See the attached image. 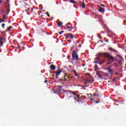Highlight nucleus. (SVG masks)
<instances>
[{
	"instance_id": "f257e3e1",
	"label": "nucleus",
	"mask_w": 126,
	"mask_h": 126,
	"mask_svg": "<svg viewBox=\"0 0 126 126\" xmlns=\"http://www.w3.org/2000/svg\"><path fill=\"white\" fill-rule=\"evenodd\" d=\"M72 58L74 61H78V55H77V51H74L72 54Z\"/></svg>"
},
{
	"instance_id": "f03ea898",
	"label": "nucleus",
	"mask_w": 126,
	"mask_h": 126,
	"mask_svg": "<svg viewBox=\"0 0 126 126\" xmlns=\"http://www.w3.org/2000/svg\"><path fill=\"white\" fill-rule=\"evenodd\" d=\"M63 87L61 86H58L57 87L55 90V91L57 93L60 94V93H62V92H63Z\"/></svg>"
},
{
	"instance_id": "7ed1b4c3",
	"label": "nucleus",
	"mask_w": 126,
	"mask_h": 126,
	"mask_svg": "<svg viewBox=\"0 0 126 126\" xmlns=\"http://www.w3.org/2000/svg\"><path fill=\"white\" fill-rule=\"evenodd\" d=\"M79 95H76V97H74V99L75 100V101H78L79 103H82L84 102V100H83L82 101V99L79 98Z\"/></svg>"
},
{
	"instance_id": "20e7f679",
	"label": "nucleus",
	"mask_w": 126,
	"mask_h": 126,
	"mask_svg": "<svg viewBox=\"0 0 126 126\" xmlns=\"http://www.w3.org/2000/svg\"><path fill=\"white\" fill-rule=\"evenodd\" d=\"M5 38L3 37H0V44L1 45V46H0V47H2V46H3V42H4V41H5Z\"/></svg>"
},
{
	"instance_id": "39448f33",
	"label": "nucleus",
	"mask_w": 126,
	"mask_h": 126,
	"mask_svg": "<svg viewBox=\"0 0 126 126\" xmlns=\"http://www.w3.org/2000/svg\"><path fill=\"white\" fill-rule=\"evenodd\" d=\"M85 82V84L86 83H93L94 82V79L93 78H92V81L89 80L88 78L86 79Z\"/></svg>"
},
{
	"instance_id": "423d86ee",
	"label": "nucleus",
	"mask_w": 126,
	"mask_h": 126,
	"mask_svg": "<svg viewBox=\"0 0 126 126\" xmlns=\"http://www.w3.org/2000/svg\"><path fill=\"white\" fill-rule=\"evenodd\" d=\"M107 58L109 59V61H111V62H114V61H115V58L110 54L107 55Z\"/></svg>"
},
{
	"instance_id": "0eeeda50",
	"label": "nucleus",
	"mask_w": 126,
	"mask_h": 126,
	"mask_svg": "<svg viewBox=\"0 0 126 126\" xmlns=\"http://www.w3.org/2000/svg\"><path fill=\"white\" fill-rule=\"evenodd\" d=\"M74 38V36L72 35L71 33H68V35H67V37H65V39L66 40L67 39H73Z\"/></svg>"
},
{
	"instance_id": "6e6552de",
	"label": "nucleus",
	"mask_w": 126,
	"mask_h": 126,
	"mask_svg": "<svg viewBox=\"0 0 126 126\" xmlns=\"http://www.w3.org/2000/svg\"><path fill=\"white\" fill-rule=\"evenodd\" d=\"M105 63V61L102 60L101 61H95L94 63H98L99 65H101V64H103Z\"/></svg>"
},
{
	"instance_id": "1a4fd4ad",
	"label": "nucleus",
	"mask_w": 126,
	"mask_h": 126,
	"mask_svg": "<svg viewBox=\"0 0 126 126\" xmlns=\"http://www.w3.org/2000/svg\"><path fill=\"white\" fill-rule=\"evenodd\" d=\"M64 79V81H70V79H69V77L67 76V74H65Z\"/></svg>"
},
{
	"instance_id": "9d476101",
	"label": "nucleus",
	"mask_w": 126,
	"mask_h": 126,
	"mask_svg": "<svg viewBox=\"0 0 126 126\" xmlns=\"http://www.w3.org/2000/svg\"><path fill=\"white\" fill-rule=\"evenodd\" d=\"M105 69L106 70H107L108 72H109V73H114V71L112 69H110V68H105Z\"/></svg>"
},
{
	"instance_id": "9b49d317",
	"label": "nucleus",
	"mask_w": 126,
	"mask_h": 126,
	"mask_svg": "<svg viewBox=\"0 0 126 126\" xmlns=\"http://www.w3.org/2000/svg\"><path fill=\"white\" fill-rule=\"evenodd\" d=\"M74 28L73 27H67V29H68L69 32H71V31H72V30L74 29Z\"/></svg>"
},
{
	"instance_id": "f8f14e48",
	"label": "nucleus",
	"mask_w": 126,
	"mask_h": 126,
	"mask_svg": "<svg viewBox=\"0 0 126 126\" xmlns=\"http://www.w3.org/2000/svg\"><path fill=\"white\" fill-rule=\"evenodd\" d=\"M61 72H62V71H57L55 73L56 74V77L57 79H58V76L61 74Z\"/></svg>"
},
{
	"instance_id": "ddd939ff",
	"label": "nucleus",
	"mask_w": 126,
	"mask_h": 126,
	"mask_svg": "<svg viewBox=\"0 0 126 126\" xmlns=\"http://www.w3.org/2000/svg\"><path fill=\"white\" fill-rule=\"evenodd\" d=\"M98 11H99V12H102V13H104V12H105V8L103 7H100Z\"/></svg>"
},
{
	"instance_id": "4468645a",
	"label": "nucleus",
	"mask_w": 126,
	"mask_h": 126,
	"mask_svg": "<svg viewBox=\"0 0 126 126\" xmlns=\"http://www.w3.org/2000/svg\"><path fill=\"white\" fill-rule=\"evenodd\" d=\"M51 70H55L56 69V66L55 65L52 64L50 66Z\"/></svg>"
},
{
	"instance_id": "2eb2a0df",
	"label": "nucleus",
	"mask_w": 126,
	"mask_h": 126,
	"mask_svg": "<svg viewBox=\"0 0 126 126\" xmlns=\"http://www.w3.org/2000/svg\"><path fill=\"white\" fill-rule=\"evenodd\" d=\"M108 49H109V51H111V52L114 51V52H116V53H118V51L117 50H115V49L112 48L111 47H109Z\"/></svg>"
},
{
	"instance_id": "dca6fc26",
	"label": "nucleus",
	"mask_w": 126,
	"mask_h": 126,
	"mask_svg": "<svg viewBox=\"0 0 126 126\" xmlns=\"http://www.w3.org/2000/svg\"><path fill=\"white\" fill-rule=\"evenodd\" d=\"M62 25H63V23L61 21H59L58 22V26L59 27H61V26H62Z\"/></svg>"
},
{
	"instance_id": "f3484780",
	"label": "nucleus",
	"mask_w": 126,
	"mask_h": 126,
	"mask_svg": "<svg viewBox=\"0 0 126 126\" xmlns=\"http://www.w3.org/2000/svg\"><path fill=\"white\" fill-rule=\"evenodd\" d=\"M11 28H13L12 26H10L8 29H6L7 32L10 31Z\"/></svg>"
},
{
	"instance_id": "a211bd4d",
	"label": "nucleus",
	"mask_w": 126,
	"mask_h": 126,
	"mask_svg": "<svg viewBox=\"0 0 126 126\" xmlns=\"http://www.w3.org/2000/svg\"><path fill=\"white\" fill-rule=\"evenodd\" d=\"M69 1L71 3H76V1H74V0H69Z\"/></svg>"
},
{
	"instance_id": "6ab92c4d",
	"label": "nucleus",
	"mask_w": 126,
	"mask_h": 126,
	"mask_svg": "<svg viewBox=\"0 0 126 126\" xmlns=\"http://www.w3.org/2000/svg\"><path fill=\"white\" fill-rule=\"evenodd\" d=\"M77 51V53H78V50L77 49V47H75V48L73 51V53H74V52Z\"/></svg>"
},
{
	"instance_id": "aec40b11",
	"label": "nucleus",
	"mask_w": 126,
	"mask_h": 126,
	"mask_svg": "<svg viewBox=\"0 0 126 126\" xmlns=\"http://www.w3.org/2000/svg\"><path fill=\"white\" fill-rule=\"evenodd\" d=\"M82 4L83 8H85V3H84V0L83 1V3Z\"/></svg>"
},
{
	"instance_id": "412c9836",
	"label": "nucleus",
	"mask_w": 126,
	"mask_h": 126,
	"mask_svg": "<svg viewBox=\"0 0 126 126\" xmlns=\"http://www.w3.org/2000/svg\"><path fill=\"white\" fill-rule=\"evenodd\" d=\"M94 60H96V61H98V62H99V61H100V56L95 58Z\"/></svg>"
},
{
	"instance_id": "4be33fe9",
	"label": "nucleus",
	"mask_w": 126,
	"mask_h": 126,
	"mask_svg": "<svg viewBox=\"0 0 126 126\" xmlns=\"http://www.w3.org/2000/svg\"><path fill=\"white\" fill-rule=\"evenodd\" d=\"M68 92L69 93H71L72 94H73V95H75V96H76V94H75V93H74V92H72L71 91H68Z\"/></svg>"
},
{
	"instance_id": "5701e85b",
	"label": "nucleus",
	"mask_w": 126,
	"mask_h": 126,
	"mask_svg": "<svg viewBox=\"0 0 126 126\" xmlns=\"http://www.w3.org/2000/svg\"><path fill=\"white\" fill-rule=\"evenodd\" d=\"M117 57H118L119 58V59H121V60H123V57H122V56L120 55H117Z\"/></svg>"
},
{
	"instance_id": "b1692460",
	"label": "nucleus",
	"mask_w": 126,
	"mask_h": 126,
	"mask_svg": "<svg viewBox=\"0 0 126 126\" xmlns=\"http://www.w3.org/2000/svg\"><path fill=\"white\" fill-rule=\"evenodd\" d=\"M0 22H5V20L4 19H0Z\"/></svg>"
},
{
	"instance_id": "393cba45",
	"label": "nucleus",
	"mask_w": 126,
	"mask_h": 126,
	"mask_svg": "<svg viewBox=\"0 0 126 126\" xmlns=\"http://www.w3.org/2000/svg\"><path fill=\"white\" fill-rule=\"evenodd\" d=\"M118 62H119V64H120V65H121V64H122V62H123V60H119Z\"/></svg>"
},
{
	"instance_id": "a878e982",
	"label": "nucleus",
	"mask_w": 126,
	"mask_h": 126,
	"mask_svg": "<svg viewBox=\"0 0 126 126\" xmlns=\"http://www.w3.org/2000/svg\"><path fill=\"white\" fill-rule=\"evenodd\" d=\"M97 75L98 76V77H100L101 78V74H100V73H99V72H97L96 73Z\"/></svg>"
},
{
	"instance_id": "bb28decb",
	"label": "nucleus",
	"mask_w": 126,
	"mask_h": 126,
	"mask_svg": "<svg viewBox=\"0 0 126 126\" xmlns=\"http://www.w3.org/2000/svg\"><path fill=\"white\" fill-rule=\"evenodd\" d=\"M63 33H64V31H62L61 32H59V34L62 35V34H63Z\"/></svg>"
},
{
	"instance_id": "cd10ccee",
	"label": "nucleus",
	"mask_w": 126,
	"mask_h": 126,
	"mask_svg": "<svg viewBox=\"0 0 126 126\" xmlns=\"http://www.w3.org/2000/svg\"><path fill=\"white\" fill-rule=\"evenodd\" d=\"M59 81H64V79H63V78H62L59 80Z\"/></svg>"
},
{
	"instance_id": "c85d7f7f",
	"label": "nucleus",
	"mask_w": 126,
	"mask_h": 126,
	"mask_svg": "<svg viewBox=\"0 0 126 126\" xmlns=\"http://www.w3.org/2000/svg\"><path fill=\"white\" fill-rule=\"evenodd\" d=\"M100 35H101V34H100V33H98V34H97V36H98L99 39H102V37H101V36H100Z\"/></svg>"
},
{
	"instance_id": "c756f323",
	"label": "nucleus",
	"mask_w": 126,
	"mask_h": 126,
	"mask_svg": "<svg viewBox=\"0 0 126 126\" xmlns=\"http://www.w3.org/2000/svg\"><path fill=\"white\" fill-rule=\"evenodd\" d=\"M1 26H2V28L4 29V26H5V24H2L1 25Z\"/></svg>"
},
{
	"instance_id": "7c9ffc66",
	"label": "nucleus",
	"mask_w": 126,
	"mask_h": 126,
	"mask_svg": "<svg viewBox=\"0 0 126 126\" xmlns=\"http://www.w3.org/2000/svg\"><path fill=\"white\" fill-rule=\"evenodd\" d=\"M46 14H47V16H48V17H50V14H49V12H46Z\"/></svg>"
},
{
	"instance_id": "2f4dec72",
	"label": "nucleus",
	"mask_w": 126,
	"mask_h": 126,
	"mask_svg": "<svg viewBox=\"0 0 126 126\" xmlns=\"http://www.w3.org/2000/svg\"><path fill=\"white\" fill-rule=\"evenodd\" d=\"M94 68H98V65L97 64H95L94 65Z\"/></svg>"
},
{
	"instance_id": "473e14b6",
	"label": "nucleus",
	"mask_w": 126,
	"mask_h": 126,
	"mask_svg": "<svg viewBox=\"0 0 126 126\" xmlns=\"http://www.w3.org/2000/svg\"><path fill=\"white\" fill-rule=\"evenodd\" d=\"M98 69H99L98 68H94L95 71H98Z\"/></svg>"
},
{
	"instance_id": "72a5a7b5",
	"label": "nucleus",
	"mask_w": 126,
	"mask_h": 126,
	"mask_svg": "<svg viewBox=\"0 0 126 126\" xmlns=\"http://www.w3.org/2000/svg\"><path fill=\"white\" fill-rule=\"evenodd\" d=\"M112 62H111L110 60H109V62L107 63V64H110V63H111Z\"/></svg>"
},
{
	"instance_id": "f704fd0d",
	"label": "nucleus",
	"mask_w": 126,
	"mask_h": 126,
	"mask_svg": "<svg viewBox=\"0 0 126 126\" xmlns=\"http://www.w3.org/2000/svg\"><path fill=\"white\" fill-rule=\"evenodd\" d=\"M74 72H75V76H77V74H76V71H74Z\"/></svg>"
},
{
	"instance_id": "c9c22d12",
	"label": "nucleus",
	"mask_w": 126,
	"mask_h": 126,
	"mask_svg": "<svg viewBox=\"0 0 126 126\" xmlns=\"http://www.w3.org/2000/svg\"><path fill=\"white\" fill-rule=\"evenodd\" d=\"M44 83H46V82H48V80H47V79H46V80L44 81Z\"/></svg>"
},
{
	"instance_id": "e433bc0d",
	"label": "nucleus",
	"mask_w": 126,
	"mask_h": 126,
	"mask_svg": "<svg viewBox=\"0 0 126 126\" xmlns=\"http://www.w3.org/2000/svg\"><path fill=\"white\" fill-rule=\"evenodd\" d=\"M64 36H66V38H67V36H68V34H64Z\"/></svg>"
},
{
	"instance_id": "4c0bfd02",
	"label": "nucleus",
	"mask_w": 126,
	"mask_h": 126,
	"mask_svg": "<svg viewBox=\"0 0 126 126\" xmlns=\"http://www.w3.org/2000/svg\"><path fill=\"white\" fill-rule=\"evenodd\" d=\"M68 42L69 43H71V40L69 39V40H68Z\"/></svg>"
},
{
	"instance_id": "58836bf2",
	"label": "nucleus",
	"mask_w": 126,
	"mask_h": 126,
	"mask_svg": "<svg viewBox=\"0 0 126 126\" xmlns=\"http://www.w3.org/2000/svg\"><path fill=\"white\" fill-rule=\"evenodd\" d=\"M10 11V10L9 8L8 10V11H7V13H9Z\"/></svg>"
},
{
	"instance_id": "ea45409f",
	"label": "nucleus",
	"mask_w": 126,
	"mask_h": 126,
	"mask_svg": "<svg viewBox=\"0 0 126 126\" xmlns=\"http://www.w3.org/2000/svg\"><path fill=\"white\" fill-rule=\"evenodd\" d=\"M5 17H6V15H4V16H3V19H5Z\"/></svg>"
},
{
	"instance_id": "a19ab883",
	"label": "nucleus",
	"mask_w": 126,
	"mask_h": 126,
	"mask_svg": "<svg viewBox=\"0 0 126 126\" xmlns=\"http://www.w3.org/2000/svg\"><path fill=\"white\" fill-rule=\"evenodd\" d=\"M73 48H75V46H72V47L71 48V50H72V49H73Z\"/></svg>"
},
{
	"instance_id": "79ce46f5",
	"label": "nucleus",
	"mask_w": 126,
	"mask_h": 126,
	"mask_svg": "<svg viewBox=\"0 0 126 126\" xmlns=\"http://www.w3.org/2000/svg\"><path fill=\"white\" fill-rule=\"evenodd\" d=\"M116 80V79L115 78H114L113 80V82H115V81Z\"/></svg>"
},
{
	"instance_id": "37998d69",
	"label": "nucleus",
	"mask_w": 126,
	"mask_h": 126,
	"mask_svg": "<svg viewBox=\"0 0 126 126\" xmlns=\"http://www.w3.org/2000/svg\"><path fill=\"white\" fill-rule=\"evenodd\" d=\"M6 0V1H7V2H9V0Z\"/></svg>"
},
{
	"instance_id": "c03bdc74",
	"label": "nucleus",
	"mask_w": 126,
	"mask_h": 126,
	"mask_svg": "<svg viewBox=\"0 0 126 126\" xmlns=\"http://www.w3.org/2000/svg\"><path fill=\"white\" fill-rule=\"evenodd\" d=\"M99 56H103V53H100Z\"/></svg>"
},
{
	"instance_id": "a18cd8bd",
	"label": "nucleus",
	"mask_w": 126,
	"mask_h": 126,
	"mask_svg": "<svg viewBox=\"0 0 126 126\" xmlns=\"http://www.w3.org/2000/svg\"><path fill=\"white\" fill-rule=\"evenodd\" d=\"M101 6H104L105 7V5H104V4H101Z\"/></svg>"
},
{
	"instance_id": "49530a36",
	"label": "nucleus",
	"mask_w": 126,
	"mask_h": 126,
	"mask_svg": "<svg viewBox=\"0 0 126 126\" xmlns=\"http://www.w3.org/2000/svg\"><path fill=\"white\" fill-rule=\"evenodd\" d=\"M94 96H98V94H94Z\"/></svg>"
},
{
	"instance_id": "de8ad7c7",
	"label": "nucleus",
	"mask_w": 126,
	"mask_h": 126,
	"mask_svg": "<svg viewBox=\"0 0 126 126\" xmlns=\"http://www.w3.org/2000/svg\"><path fill=\"white\" fill-rule=\"evenodd\" d=\"M2 2V1L1 0H0V3H1Z\"/></svg>"
},
{
	"instance_id": "09e8293b",
	"label": "nucleus",
	"mask_w": 126,
	"mask_h": 126,
	"mask_svg": "<svg viewBox=\"0 0 126 126\" xmlns=\"http://www.w3.org/2000/svg\"><path fill=\"white\" fill-rule=\"evenodd\" d=\"M82 98H86V96H82Z\"/></svg>"
},
{
	"instance_id": "8fccbe9b",
	"label": "nucleus",
	"mask_w": 126,
	"mask_h": 126,
	"mask_svg": "<svg viewBox=\"0 0 126 126\" xmlns=\"http://www.w3.org/2000/svg\"><path fill=\"white\" fill-rule=\"evenodd\" d=\"M112 65H110V66H109V68H110L111 69V67H112Z\"/></svg>"
},
{
	"instance_id": "3c124183",
	"label": "nucleus",
	"mask_w": 126,
	"mask_h": 126,
	"mask_svg": "<svg viewBox=\"0 0 126 126\" xmlns=\"http://www.w3.org/2000/svg\"><path fill=\"white\" fill-rule=\"evenodd\" d=\"M115 74H119V73L116 72V73H115Z\"/></svg>"
},
{
	"instance_id": "603ef678",
	"label": "nucleus",
	"mask_w": 126,
	"mask_h": 126,
	"mask_svg": "<svg viewBox=\"0 0 126 126\" xmlns=\"http://www.w3.org/2000/svg\"><path fill=\"white\" fill-rule=\"evenodd\" d=\"M79 47H81V44H80Z\"/></svg>"
},
{
	"instance_id": "864d4df0",
	"label": "nucleus",
	"mask_w": 126,
	"mask_h": 126,
	"mask_svg": "<svg viewBox=\"0 0 126 126\" xmlns=\"http://www.w3.org/2000/svg\"><path fill=\"white\" fill-rule=\"evenodd\" d=\"M67 58L68 59H69V58H70V56H68Z\"/></svg>"
},
{
	"instance_id": "5fc2aeb1",
	"label": "nucleus",
	"mask_w": 126,
	"mask_h": 126,
	"mask_svg": "<svg viewBox=\"0 0 126 126\" xmlns=\"http://www.w3.org/2000/svg\"><path fill=\"white\" fill-rule=\"evenodd\" d=\"M8 14H9V13L8 12L6 15H8Z\"/></svg>"
},
{
	"instance_id": "6e6d98bb",
	"label": "nucleus",
	"mask_w": 126,
	"mask_h": 126,
	"mask_svg": "<svg viewBox=\"0 0 126 126\" xmlns=\"http://www.w3.org/2000/svg\"><path fill=\"white\" fill-rule=\"evenodd\" d=\"M89 95H91V94H87V96H88Z\"/></svg>"
},
{
	"instance_id": "4d7b16f0",
	"label": "nucleus",
	"mask_w": 126,
	"mask_h": 126,
	"mask_svg": "<svg viewBox=\"0 0 126 126\" xmlns=\"http://www.w3.org/2000/svg\"><path fill=\"white\" fill-rule=\"evenodd\" d=\"M53 19H54V18H51V20H53Z\"/></svg>"
},
{
	"instance_id": "13d9d810",
	"label": "nucleus",
	"mask_w": 126,
	"mask_h": 126,
	"mask_svg": "<svg viewBox=\"0 0 126 126\" xmlns=\"http://www.w3.org/2000/svg\"><path fill=\"white\" fill-rule=\"evenodd\" d=\"M101 43H103V40H101Z\"/></svg>"
},
{
	"instance_id": "bf43d9fd",
	"label": "nucleus",
	"mask_w": 126,
	"mask_h": 126,
	"mask_svg": "<svg viewBox=\"0 0 126 126\" xmlns=\"http://www.w3.org/2000/svg\"><path fill=\"white\" fill-rule=\"evenodd\" d=\"M32 30H33V31H35V30H33V29H32Z\"/></svg>"
},
{
	"instance_id": "052dcab7",
	"label": "nucleus",
	"mask_w": 126,
	"mask_h": 126,
	"mask_svg": "<svg viewBox=\"0 0 126 126\" xmlns=\"http://www.w3.org/2000/svg\"><path fill=\"white\" fill-rule=\"evenodd\" d=\"M50 25H51V26H52V24H50Z\"/></svg>"
},
{
	"instance_id": "680f3d73",
	"label": "nucleus",
	"mask_w": 126,
	"mask_h": 126,
	"mask_svg": "<svg viewBox=\"0 0 126 126\" xmlns=\"http://www.w3.org/2000/svg\"><path fill=\"white\" fill-rule=\"evenodd\" d=\"M37 30V29H35V31Z\"/></svg>"
}]
</instances>
